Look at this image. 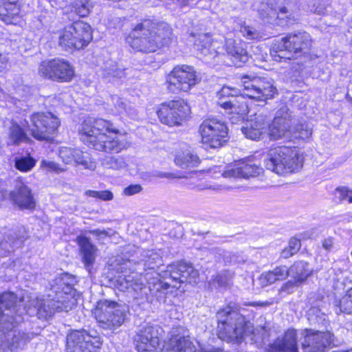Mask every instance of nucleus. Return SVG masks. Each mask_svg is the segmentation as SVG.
Listing matches in <instances>:
<instances>
[{
    "instance_id": "f257e3e1",
    "label": "nucleus",
    "mask_w": 352,
    "mask_h": 352,
    "mask_svg": "<svg viewBox=\"0 0 352 352\" xmlns=\"http://www.w3.org/2000/svg\"><path fill=\"white\" fill-rule=\"evenodd\" d=\"M81 140L89 146L108 153H118L129 146L126 133L109 120L88 118L79 129Z\"/></svg>"
},
{
    "instance_id": "f03ea898",
    "label": "nucleus",
    "mask_w": 352,
    "mask_h": 352,
    "mask_svg": "<svg viewBox=\"0 0 352 352\" xmlns=\"http://www.w3.org/2000/svg\"><path fill=\"white\" fill-rule=\"evenodd\" d=\"M243 92L239 96L228 101L220 100L219 106L223 108L232 122L244 118L248 113V105L245 96L256 101L265 102L277 94L276 87L270 80L264 78L243 76L241 78Z\"/></svg>"
},
{
    "instance_id": "7ed1b4c3",
    "label": "nucleus",
    "mask_w": 352,
    "mask_h": 352,
    "mask_svg": "<svg viewBox=\"0 0 352 352\" xmlns=\"http://www.w3.org/2000/svg\"><path fill=\"white\" fill-rule=\"evenodd\" d=\"M173 38L172 29L167 23L146 19L135 26L126 41L135 50L153 52L168 45Z\"/></svg>"
},
{
    "instance_id": "20e7f679",
    "label": "nucleus",
    "mask_w": 352,
    "mask_h": 352,
    "mask_svg": "<svg viewBox=\"0 0 352 352\" xmlns=\"http://www.w3.org/2000/svg\"><path fill=\"white\" fill-rule=\"evenodd\" d=\"M74 278L69 274H63L56 277L52 285V290L55 293L53 299L41 300L36 298L32 305L37 309L39 318H47L56 311H68L77 304L79 295L72 287Z\"/></svg>"
},
{
    "instance_id": "39448f33",
    "label": "nucleus",
    "mask_w": 352,
    "mask_h": 352,
    "mask_svg": "<svg viewBox=\"0 0 352 352\" xmlns=\"http://www.w3.org/2000/svg\"><path fill=\"white\" fill-rule=\"evenodd\" d=\"M199 272L191 265L185 263L170 264L162 274L153 271L147 273L146 280L148 289L153 296L161 297L170 287L179 288L178 285L184 283H197Z\"/></svg>"
},
{
    "instance_id": "423d86ee",
    "label": "nucleus",
    "mask_w": 352,
    "mask_h": 352,
    "mask_svg": "<svg viewBox=\"0 0 352 352\" xmlns=\"http://www.w3.org/2000/svg\"><path fill=\"white\" fill-rule=\"evenodd\" d=\"M217 316L218 336L221 340L241 343L246 337H250L251 341L258 342V331H255L252 323L246 321L245 317L231 306L220 309Z\"/></svg>"
},
{
    "instance_id": "0eeeda50",
    "label": "nucleus",
    "mask_w": 352,
    "mask_h": 352,
    "mask_svg": "<svg viewBox=\"0 0 352 352\" xmlns=\"http://www.w3.org/2000/svg\"><path fill=\"white\" fill-rule=\"evenodd\" d=\"M195 49L200 55L208 59L214 58L224 51L237 63H246L249 59L247 43L241 40L226 38L225 45L222 41L212 39L208 34H199L194 43Z\"/></svg>"
},
{
    "instance_id": "6e6552de",
    "label": "nucleus",
    "mask_w": 352,
    "mask_h": 352,
    "mask_svg": "<svg viewBox=\"0 0 352 352\" xmlns=\"http://www.w3.org/2000/svg\"><path fill=\"white\" fill-rule=\"evenodd\" d=\"M311 45L310 35L305 32L289 33L280 41H276L270 51L275 61L294 59L309 53Z\"/></svg>"
},
{
    "instance_id": "1a4fd4ad",
    "label": "nucleus",
    "mask_w": 352,
    "mask_h": 352,
    "mask_svg": "<svg viewBox=\"0 0 352 352\" xmlns=\"http://www.w3.org/2000/svg\"><path fill=\"white\" fill-rule=\"evenodd\" d=\"M303 163V156L295 147L281 146L270 149L265 160L267 169L278 175L298 171Z\"/></svg>"
},
{
    "instance_id": "9d476101",
    "label": "nucleus",
    "mask_w": 352,
    "mask_h": 352,
    "mask_svg": "<svg viewBox=\"0 0 352 352\" xmlns=\"http://www.w3.org/2000/svg\"><path fill=\"white\" fill-rule=\"evenodd\" d=\"M294 6V2L287 1L283 6H276L275 0H268L255 1L253 8L265 23L283 25L287 20L294 19L296 12Z\"/></svg>"
},
{
    "instance_id": "9b49d317",
    "label": "nucleus",
    "mask_w": 352,
    "mask_h": 352,
    "mask_svg": "<svg viewBox=\"0 0 352 352\" xmlns=\"http://www.w3.org/2000/svg\"><path fill=\"white\" fill-rule=\"evenodd\" d=\"M91 39V28L83 21L74 22L58 32V45L65 50L81 49Z\"/></svg>"
},
{
    "instance_id": "f8f14e48",
    "label": "nucleus",
    "mask_w": 352,
    "mask_h": 352,
    "mask_svg": "<svg viewBox=\"0 0 352 352\" xmlns=\"http://www.w3.org/2000/svg\"><path fill=\"white\" fill-rule=\"evenodd\" d=\"M126 308L113 301L107 300L97 302L93 314L100 326L112 330L120 327L124 322Z\"/></svg>"
},
{
    "instance_id": "ddd939ff",
    "label": "nucleus",
    "mask_w": 352,
    "mask_h": 352,
    "mask_svg": "<svg viewBox=\"0 0 352 352\" xmlns=\"http://www.w3.org/2000/svg\"><path fill=\"white\" fill-rule=\"evenodd\" d=\"M201 143L206 149L221 147L228 141L226 123L217 118L205 119L199 126Z\"/></svg>"
},
{
    "instance_id": "4468645a",
    "label": "nucleus",
    "mask_w": 352,
    "mask_h": 352,
    "mask_svg": "<svg viewBox=\"0 0 352 352\" xmlns=\"http://www.w3.org/2000/svg\"><path fill=\"white\" fill-rule=\"evenodd\" d=\"M199 81L195 68L188 65L175 66L166 76L167 89L173 94L189 91Z\"/></svg>"
},
{
    "instance_id": "2eb2a0df",
    "label": "nucleus",
    "mask_w": 352,
    "mask_h": 352,
    "mask_svg": "<svg viewBox=\"0 0 352 352\" xmlns=\"http://www.w3.org/2000/svg\"><path fill=\"white\" fill-rule=\"evenodd\" d=\"M190 111V107L183 100H171L161 105L157 116L164 124L180 126L186 121Z\"/></svg>"
},
{
    "instance_id": "dca6fc26",
    "label": "nucleus",
    "mask_w": 352,
    "mask_h": 352,
    "mask_svg": "<svg viewBox=\"0 0 352 352\" xmlns=\"http://www.w3.org/2000/svg\"><path fill=\"white\" fill-rule=\"evenodd\" d=\"M59 124L58 118L50 112L34 113L31 116L30 131L32 135L38 140H50Z\"/></svg>"
},
{
    "instance_id": "f3484780",
    "label": "nucleus",
    "mask_w": 352,
    "mask_h": 352,
    "mask_svg": "<svg viewBox=\"0 0 352 352\" xmlns=\"http://www.w3.org/2000/svg\"><path fill=\"white\" fill-rule=\"evenodd\" d=\"M38 74L45 78L69 82L74 76V69L67 60L54 58L43 61L39 65Z\"/></svg>"
},
{
    "instance_id": "a211bd4d",
    "label": "nucleus",
    "mask_w": 352,
    "mask_h": 352,
    "mask_svg": "<svg viewBox=\"0 0 352 352\" xmlns=\"http://www.w3.org/2000/svg\"><path fill=\"white\" fill-rule=\"evenodd\" d=\"M101 344L98 336L86 331H74L67 335L66 352H97Z\"/></svg>"
},
{
    "instance_id": "6ab92c4d",
    "label": "nucleus",
    "mask_w": 352,
    "mask_h": 352,
    "mask_svg": "<svg viewBox=\"0 0 352 352\" xmlns=\"http://www.w3.org/2000/svg\"><path fill=\"white\" fill-rule=\"evenodd\" d=\"M302 335V348L305 352H322L333 341V335L329 331L305 329Z\"/></svg>"
},
{
    "instance_id": "aec40b11",
    "label": "nucleus",
    "mask_w": 352,
    "mask_h": 352,
    "mask_svg": "<svg viewBox=\"0 0 352 352\" xmlns=\"http://www.w3.org/2000/svg\"><path fill=\"white\" fill-rule=\"evenodd\" d=\"M138 352H160V340L157 331L152 326L142 327L134 338Z\"/></svg>"
},
{
    "instance_id": "412c9836",
    "label": "nucleus",
    "mask_w": 352,
    "mask_h": 352,
    "mask_svg": "<svg viewBox=\"0 0 352 352\" xmlns=\"http://www.w3.org/2000/svg\"><path fill=\"white\" fill-rule=\"evenodd\" d=\"M30 340V337L28 334L12 328L0 333V347L4 351L6 349L12 351L23 348Z\"/></svg>"
},
{
    "instance_id": "4be33fe9",
    "label": "nucleus",
    "mask_w": 352,
    "mask_h": 352,
    "mask_svg": "<svg viewBox=\"0 0 352 352\" xmlns=\"http://www.w3.org/2000/svg\"><path fill=\"white\" fill-rule=\"evenodd\" d=\"M290 116L286 108L281 109L269 127V134L272 139L278 140L284 137L290 138Z\"/></svg>"
},
{
    "instance_id": "5701e85b",
    "label": "nucleus",
    "mask_w": 352,
    "mask_h": 352,
    "mask_svg": "<svg viewBox=\"0 0 352 352\" xmlns=\"http://www.w3.org/2000/svg\"><path fill=\"white\" fill-rule=\"evenodd\" d=\"M290 116L286 108L281 109L269 127V134L272 139L278 140L284 137L290 138Z\"/></svg>"
},
{
    "instance_id": "b1692460",
    "label": "nucleus",
    "mask_w": 352,
    "mask_h": 352,
    "mask_svg": "<svg viewBox=\"0 0 352 352\" xmlns=\"http://www.w3.org/2000/svg\"><path fill=\"white\" fill-rule=\"evenodd\" d=\"M263 172V168L250 162V160H241L234 166L223 171L224 177H255Z\"/></svg>"
},
{
    "instance_id": "393cba45",
    "label": "nucleus",
    "mask_w": 352,
    "mask_h": 352,
    "mask_svg": "<svg viewBox=\"0 0 352 352\" xmlns=\"http://www.w3.org/2000/svg\"><path fill=\"white\" fill-rule=\"evenodd\" d=\"M267 122L263 114H256L254 118L248 121L241 129L244 135L250 140H258L266 131Z\"/></svg>"
},
{
    "instance_id": "a878e982",
    "label": "nucleus",
    "mask_w": 352,
    "mask_h": 352,
    "mask_svg": "<svg viewBox=\"0 0 352 352\" xmlns=\"http://www.w3.org/2000/svg\"><path fill=\"white\" fill-rule=\"evenodd\" d=\"M28 126V122L25 120L18 122L12 119L8 130V144L18 146L29 142L30 138L25 131Z\"/></svg>"
},
{
    "instance_id": "bb28decb",
    "label": "nucleus",
    "mask_w": 352,
    "mask_h": 352,
    "mask_svg": "<svg viewBox=\"0 0 352 352\" xmlns=\"http://www.w3.org/2000/svg\"><path fill=\"white\" fill-rule=\"evenodd\" d=\"M297 338V331L288 329L283 338L270 345V350L272 352H298Z\"/></svg>"
},
{
    "instance_id": "cd10ccee",
    "label": "nucleus",
    "mask_w": 352,
    "mask_h": 352,
    "mask_svg": "<svg viewBox=\"0 0 352 352\" xmlns=\"http://www.w3.org/2000/svg\"><path fill=\"white\" fill-rule=\"evenodd\" d=\"M166 352H196L195 346L185 336H172L165 346Z\"/></svg>"
},
{
    "instance_id": "c85d7f7f",
    "label": "nucleus",
    "mask_w": 352,
    "mask_h": 352,
    "mask_svg": "<svg viewBox=\"0 0 352 352\" xmlns=\"http://www.w3.org/2000/svg\"><path fill=\"white\" fill-rule=\"evenodd\" d=\"M76 241L80 246L83 262L87 268L89 267L95 261L97 248L90 240L84 236L77 237Z\"/></svg>"
},
{
    "instance_id": "c756f323",
    "label": "nucleus",
    "mask_w": 352,
    "mask_h": 352,
    "mask_svg": "<svg viewBox=\"0 0 352 352\" xmlns=\"http://www.w3.org/2000/svg\"><path fill=\"white\" fill-rule=\"evenodd\" d=\"M76 241L80 246L83 262L87 268L89 267L95 261L97 248L90 240L84 236L77 237Z\"/></svg>"
},
{
    "instance_id": "7c9ffc66",
    "label": "nucleus",
    "mask_w": 352,
    "mask_h": 352,
    "mask_svg": "<svg viewBox=\"0 0 352 352\" xmlns=\"http://www.w3.org/2000/svg\"><path fill=\"white\" fill-rule=\"evenodd\" d=\"M175 162L179 167L187 169L197 166L200 163V160L197 155L194 154L190 149L186 148L176 153Z\"/></svg>"
},
{
    "instance_id": "2f4dec72",
    "label": "nucleus",
    "mask_w": 352,
    "mask_h": 352,
    "mask_svg": "<svg viewBox=\"0 0 352 352\" xmlns=\"http://www.w3.org/2000/svg\"><path fill=\"white\" fill-rule=\"evenodd\" d=\"M141 261L144 263V267L151 272H146L144 276L146 280V275L147 273L151 274L155 269L159 268L162 265V257L160 253V250H144L141 254Z\"/></svg>"
},
{
    "instance_id": "473e14b6",
    "label": "nucleus",
    "mask_w": 352,
    "mask_h": 352,
    "mask_svg": "<svg viewBox=\"0 0 352 352\" xmlns=\"http://www.w3.org/2000/svg\"><path fill=\"white\" fill-rule=\"evenodd\" d=\"M287 276L288 272L287 267L280 266L274 269L272 271L263 273L260 276L258 281L262 287H265L275 283L276 281L283 280Z\"/></svg>"
},
{
    "instance_id": "72a5a7b5",
    "label": "nucleus",
    "mask_w": 352,
    "mask_h": 352,
    "mask_svg": "<svg viewBox=\"0 0 352 352\" xmlns=\"http://www.w3.org/2000/svg\"><path fill=\"white\" fill-rule=\"evenodd\" d=\"M1 4L3 6L0 12L1 19L6 23H14L15 18L18 17L20 14V6L17 1L8 0Z\"/></svg>"
},
{
    "instance_id": "f704fd0d",
    "label": "nucleus",
    "mask_w": 352,
    "mask_h": 352,
    "mask_svg": "<svg viewBox=\"0 0 352 352\" xmlns=\"http://www.w3.org/2000/svg\"><path fill=\"white\" fill-rule=\"evenodd\" d=\"M288 276L292 279L297 280L298 283H303L307 277L311 274V270L309 264L304 261H298L294 263L289 269H287Z\"/></svg>"
},
{
    "instance_id": "c9c22d12",
    "label": "nucleus",
    "mask_w": 352,
    "mask_h": 352,
    "mask_svg": "<svg viewBox=\"0 0 352 352\" xmlns=\"http://www.w3.org/2000/svg\"><path fill=\"white\" fill-rule=\"evenodd\" d=\"M197 175V173H192L190 177L184 182V185H186L188 189L197 191H201L206 189H212L214 190H220L222 189L221 186H212L200 179Z\"/></svg>"
},
{
    "instance_id": "e433bc0d",
    "label": "nucleus",
    "mask_w": 352,
    "mask_h": 352,
    "mask_svg": "<svg viewBox=\"0 0 352 352\" xmlns=\"http://www.w3.org/2000/svg\"><path fill=\"white\" fill-rule=\"evenodd\" d=\"M307 9L318 15H324L330 0H305Z\"/></svg>"
},
{
    "instance_id": "4c0bfd02",
    "label": "nucleus",
    "mask_w": 352,
    "mask_h": 352,
    "mask_svg": "<svg viewBox=\"0 0 352 352\" xmlns=\"http://www.w3.org/2000/svg\"><path fill=\"white\" fill-rule=\"evenodd\" d=\"M73 164L80 165L85 169L94 170L96 168V163L91 159L89 155L84 153L79 149H77L75 154Z\"/></svg>"
},
{
    "instance_id": "58836bf2",
    "label": "nucleus",
    "mask_w": 352,
    "mask_h": 352,
    "mask_svg": "<svg viewBox=\"0 0 352 352\" xmlns=\"http://www.w3.org/2000/svg\"><path fill=\"white\" fill-rule=\"evenodd\" d=\"M101 164L106 168L120 170L126 167V162L122 157L107 156L101 160Z\"/></svg>"
},
{
    "instance_id": "ea45409f",
    "label": "nucleus",
    "mask_w": 352,
    "mask_h": 352,
    "mask_svg": "<svg viewBox=\"0 0 352 352\" xmlns=\"http://www.w3.org/2000/svg\"><path fill=\"white\" fill-rule=\"evenodd\" d=\"M15 167L21 172H28L31 170L36 164V160L30 157L25 156L16 157L14 160Z\"/></svg>"
},
{
    "instance_id": "a19ab883",
    "label": "nucleus",
    "mask_w": 352,
    "mask_h": 352,
    "mask_svg": "<svg viewBox=\"0 0 352 352\" xmlns=\"http://www.w3.org/2000/svg\"><path fill=\"white\" fill-rule=\"evenodd\" d=\"M340 312L352 314V287L336 302Z\"/></svg>"
},
{
    "instance_id": "79ce46f5",
    "label": "nucleus",
    "mask_w": 352,
    "mask_h": 352,
    "mask_svg": "<svg viewBox=\"0 0 352 352\" xmlns=\"http://www.w3.org/2000/svg\"><path fill=\"white\" fill-rule=\"evenodd\" d=\"M71 4L75 12L80 16L84 17L89 14L91 7L89 0H74Z\"/></svg>"
},
{
    "instance_id": "37998d69",
    "label": "nucleus",
    "mask_w": 352,
    "mask_h": 352,
    "mask_svg": "<svg viewBox=\"0 0 352 352\" xmlns=\"http://www.w3.org/2000/svg\"><path fill=\"white\" fill-rule=\"evenodd\" d=\"M16 296L12 292H5L0 294V316L3 313V308L10 309L15 305Z\"/></svg>"
},
{
    "instance_id": "c03bdc74",
    "label": "nucleus",
    "mask_w": 352,
    "mask_h": 352,
    "mask_svg": "<svg viewBox=\"0 0 352 352\" xmlns=\"http://www.w3.org/2000/svg\"><path fill=\"white\" fill-rule=\"evenodd\" d=\"M77 148L63 146L59 148L58 155L65 164H73Z\"/></svg>"
},
{
    "instance_id": "a18cd8bd",
    "label": "nucleus",
    "mask_w": 352,
    "mask_h": 352,
    "mask_svg": "<svg viewBox=\"0 0 352 352\" xmlns=\"http://www.w3.org/2000/svg\"><path fill=\"white\" fill-rule=\"evenodd\" d=\"M241 91L235 87L230 86H223L221 89L217 92V96L218 97V101H225L224 98L231 97V99L239 96Z\"/></svg>"
},
{
    "instance_id": "49530a36",
    "label": "nucleus",
    "mask_w": 352,
    "mask_h": 352,
    "mask_svg": "<svg viewBox=\"0 0 352 352\" xmlns=\"http://www.w3.org/2000/svg\"><path fill=\"white\" fill-rule=\"evenodd\" d=\"M40 168L46 172H54L56 173H60L67 170V168L61 167L58 163L47 160H42L41 161Z\"/></svg>"
},
{
    "instance_id": "de8ad7c7",
    "label": "nucleus",
    "mask_w": 352,
    "mask_h": 352,
    "mask_svg": "<svg viewBox=\"0 0 352 352\" xmlns=\"http://www.w3.org/2000/svg\"><path fill=\"white\" fill-rule=\"evenodd\" d=\"M234 277V272L230 270H225L218 274L214 281L219 286L226 287L230 285Z\"/></svg>"
},
{
    "instance_id": "09e8293b",
    "label": "nucleus",
    "mask_w": 352,
    "mask_h": 352,
    "mask_svg": "<svg viewBox=\"0 0 352 352\" xmlns=\"http://www.w3.org/2000/svg\"><path fill=\"white\" fill-rule=\"evenodd\" d=\"M111 101L114 107L115 113H130V109L129 107H127V104L122 98H120L118 96H112L111 98Z\"/></svg>"
},
{
    "instance_id": "8fccbe9b",
    "label": "nucleus",
    "mask_w": 352,
    "mask_h": 352,
    "mask_svg": "<svg viewBox=\"0 0 352 352\" xmlns=\"http://www.w3.org/2000/svg\"><path fill=\"white\" fill-rule=\"evenodd\" d=\"M311 133L312 130L307 125L301 124L294 129L291 138L306 140L311 136Z\"/></svg>"
},
{
    "instance_id": "3c124183",
    "label": "nucleus",
    "mask_w": 352,
    "mask_h": 352,
    "mask_svg": "<svg viewBox=\"0 0 352 352\" xmlns=\"http://www.w3.org/2000/svg\"><path fill=\"white\" fill-rule=\"evenodd\" d=\"M241 34L249 40L256 39L260 36L259 33L252 27L242 25L240 29Z\"/></svg>"
},
{
    "instance_id": "603ef678",
    "label": "nucleus",
    "mask_w": 352,
    "mask_h": 352,
    "mask_svg": "<svg viewBox=\"0 0 352 352\" xmlns=\"http://www.w3.org/2000/svg\"><path fill=\"white\" fill-rule=\"evenodd\" d=\"M131 292L133 293L135 298H138L139 296H141L142 293H146V286L142 283L139 282L137 280H132V283L130 284Z\"/></svg>"
},
{
    "instance_id": "864d4df0",
    "label": "nucleus",
    "mask_w": 352,
    "mask_h": 352,
    "mask_svg": "<svg viewBox=\"0 0 352 352\" xmlns=\"http://www.w3.org/2000/svg\"><path fill=\"white\" fill-rule=\"evenodd\" d=\"M302 283H298L297 280H291L287 282L285 284L283 285V287L280 289L281 293H285V294H291L292 293L296 288L299 287Z\"/></svg>"
},
{
    "instance_id": "5fc2aeb1",
    "label": "nucleus",
    "mask_w": 352,
    "mask_h": 352,
    "mask_svg": "<svg viewBox=\"0 0 352 352\" xmlns=\"http://www.w3.org/2000/svg\"><path fill=\"white\" fill-rule=\"evenodd\" d=\"M131 279L129 278H122L120 277L119 279L117 280V287L119 290L122 292H131V287H130V284L132 283Z\"/></svg>"
},
{
    "instance_id": "6e6d98bb",
    "label": "nucleus",
    "mask_w": 352,
    "mask_h": 352,
    "mask_svg": "<svg viewBox=\"0 0 352 352\" xmlns=\"http://www.w3.org/2000/svg\"><path fill=\"white\" fill-rule=\"evenodd\" d=\"M142 188L139 184L130 185L124 189V194L127 196L133 195L140 192Z\"/></svg>"
},
{
    "instance_id": "4d7b16f0",
    "label": "nucleus",
    "mask_w": 352,
    "mask_h": 352,
    "mask_svg": "<svg viewBox=\"0 0 352 352\" xmlns=\"http://www.w3.org/2000/svg\"><path fill=\"white\" fill-rule=\"evenodd\" d=\"M340 197L343 200H346L349 203H352V190L346 188H342L339 190Z\"/></svg>"
},
{
    "instance_id": "13d9d810",
    "label": "nucleus",
    "mask_w": 352,
    "mask_h": 352,
    "mask_svg": "<svg viewBox=\"0 0 352 352\" xmlns=\"http://www.w3.org/2000/svg\"><path fill=\"white\" fill-rule=\"evenodd\" d=\"M301 243L299 239L293 238L289 242V248L292 252L296 253L300 248Z\"/></svg>"
},
{
    "instance_id": "bf43d9fd",
    "label": "nucleus",
    "mask_w": 352,
    "mask_h": 352,
    "mask_svg": "<svg viewBox=\"0 0 352 352\" xmlns=\"http://www.w3.org/2000/svg\"><path fill=\"white\" fill-rule=\"evenodd\" d=\"M98 195L97 199L102 201H110L113 198V193L109 190H100L98 191Z\"/></svg>"
},
{
    "instance_id": "052dcab7",
    "label": "nucleus",
    "mask_w": 352,
    "mask_h": 352,
    "mask_svg": "<svg viewBox=\"0 0 352 352\" xmlns=\"http://www.w3.org/2000/svg\"><path fill=\"white\" fill-rule=\"evenodd\" d=\"M199 0H173V2L179 8L196 5Z\"/></svg>"
},
{
    "instance_id": "680f3d73",
    "label": "nucleus",
    "mask_w": 352,
    "mask_h": 352,
    "mask_svg": "<svg viewBox=\"0 0 352 352\" xmlns=\"http://www.w3.org/2000/svg\"><path fill=\"white\" fill-rule=\"evenodd\" d=\"M92 234L98 236L99 239H104L107 236L108 234L105 230H94L90 231Z\"/></svg>"
},
{
    "instance_id": "e2e57ef3",
    "label": "nucleus",
    "mask_w": 352,
    "mask_h": 352,
    "mask_svg": "<svg viewBox=\"0 0 352 352\" xmlns=\"http://www.w3.org/2000/svg\"><path fill=\"white\" fill-rule=\"evenodd\" d=\"M333 245V239L331 238L326 239L322 242V247L327 250H330Z\"/></svg>"
},
{
    "instance_id": "0e129e2a",
    "label": "nucleus",
    "mask_w": 352,
    "mask_h": 352,
    "mask_svg": "<svg viewBox=\"0 0 352 352\" xmlns=\"http://www.w3.org/2000/svg\"><path fill=\"white\" fill-rule=\"evenodd\" d=\"M295 253L292 252L289 248H285L281 252V256L283 258H289L294 255Z\"/></svg>"
},
{
    "instance_id": "69168bd1",
    "label": "nucleus",
    "mask_w": 352,
    "mask_h": 352,
    "mask_svg": "<svg viewBox=\"0 0 352 352\" xmlns=\"http://www.w3.org/2000/svg\"><path fill=\"white\" fill-rule=\"evenodd\" d=\"M98 191L97 190H87L85 192V195L97 199L98 195Z\"/></svg>"
},
{
    "instance_id": "338daca9",
    "label": "nucleus",
    "mask_w": 352,
    "mask_h": 352,
    "mask_svg": "<svg viewBox=\"0 0 352 352\" xmlns=\"http://www.w3.org/2000/svg\"><path fill=\"white\" fill-rule=\"evenodd\" d=\"M8 61V58L6 54L0 53V63L6 64Z\"/></svg>"
},
{
    "instance_id": "774afa93",
    "label": "nucleus",
    "mask_w": 352,
    "mask_h": 352,
    "mask_svg": "<svg viewBox=\"0 0 352 352\" xmlns=\"http://www.w3.org/2000/svg\"><path fill=\"white\" fill-rule=\"evenodd\" d=\"M232 261L235 263H237L244 262L245 259L243 258L239 260V259H237V258H233L232 260Z\"/></svg>"
}]
</instances>
